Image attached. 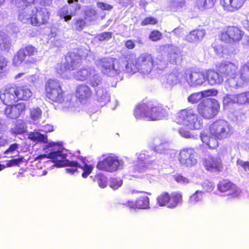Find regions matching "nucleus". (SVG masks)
<instances>
[{
    "label": "nucleus",
    "instance_id": "1",
    "mask_svg": "<svg viewBox=\"0 0 249 249\" xmlns=\"http://www.w3.org/2000/svg\"><path fill=\"white\" fill-rule=\"evenodd\" d=\"M167 114V111L162 106H154L151 101L143 100L138 104L134 111L136 119H146L148 121H155L161 119Z\"/></svg>",
    "mask_w": 249,
    "mask_h": 249
},
{
    "label": "nucleus",
    "instance_id": "2",
    "mask_svg": "<svg viewBox=\"0 0 249 249\" xmlns=\"http://www.w3.org/2000/svg\"><path fill=\"white\" fill-rule=\"evenodd\" d=\"M154 59L151 54L148 53H141L134 60H126L125 68L130 72L139 71L143 74H148L154 66Z\"/></svg>",
    "mask_w": 249,
    "mask_h": 249
},
{
    "label": "nucleus",
    "instance_id": "3",
    "mask_svg": "<svg viewBox=\"0 0 249 249\" xmlns=\"http://www.w3.org/2000/svg\"><path fill=\"white\" fill-rule=\"evenodd\" d=\"M45 95L46 100L52 104H62L66 99L65 91L60 82L55 79H50L46 82Z\"/></svg>",
    "mask_w": 249,
    "mask_h": 249
},
{
    "label": "nucleus",
    "instance_id": "4",
    "mask_svg": "<svg viewBox=\"0 0 249 249\" xmlns=\"http://www.w3.org/2000/svg\"><path fill=\"white\" fill-rule=\"evenodd\" d=\"M174 122L179 125H183L190 129H197L201 126L198 115L192 108L182 109L175 116Z\"/></svg>",
    "mask_w": 249,
    "mask_h": 249
},
{
    "label": "nucleus",
    "instance_id": "5",
    "mask_svg": "<svg viewBox=\"0 0 249 249\" xmlns=\"http://www.w3.org/2000/svg\"><path fill=\"white\" fill-rule=\"evenodd\" d=\"M220 110L218 101L213 98L202 100L197 106L198 114L204 119L210 120L215 117Z\"/></svg>",
    "mask_w": 249,
    "mask_h": 249
},
{
    "label": "nucleus",
    "instance_id": "6",
    "mask_svg": "<svg viewBox=\"0 0 249 249\" xmlns=\"http://www.w3.org/2000/svg\"><path fill=\"white\" fill-rule=\"evenodd\" d=\"M37 49L31 45H28L25 47L20 49L13 59V63L15 66H18L23 61L26 65L35 64L37 60L32 56L37 54Z\"/></svg>",
    "mask_w": 249,
    "mask_h": 249
},
{
    "label": "nucleus",
    "instance_id": "7",
    "mask_svg": "<svg viewBox=\"0 0 249 249\" xmlns=\"http://www.w3.org/2000/svg\"><path fill=\"white\" fill-rule=\"evenodd\" d=\"M244 36V32L241 27L235 25H228L221 31L219 39L227 43H236L240 41Z\"/></svg>",
    "mask_w": 249,
    "mask_h": 249
},
{
    "label": "nucleus",
    "instance_id": "8",
    "mask_svg": "<svg viewBox=\"0 0 249 249\" xmlns=\"http://www.w3.org/2000/svg\"><path fill=\"white\" fill-rule=\"evenodd\" d=\"M81 64L80 59L73 53H67L65 56V61L57 64L55 70L61 76H64L68 71L75 70Z\"/></svg>",
    "mask_w": 249,
    "mask_h": 249
},
{
    "label": "nucleus",
    "instance_id": "9",
    "mask_svg": "<svg viewBox=\"0 0 249 249\" xmlns=\"http://www.w3.org/2000/svg\"><path fill=\"white\" fill-rule=\"evenodd\" d=\"M209 132L211 135L219 140L226 139L231 133L229 123L221 119L217 120L211 124Z\"/></svg>",
    "mask_w": 249,
    "mask_h": 249
},
{
    "label": "nucleus",
    "instance_id": "10",
    "mask_svg": "<svg viewBox=\"0 0 249 249\" xmlns=\"http://www.w3.org/2000/svg\"><path fill=\"white\" fill-rule=\"evenodd\" d=\"M122 165V161L118 157L109 154L97 162L96 168L100 171L112 173L118 170Z\"/></svg>",
    "mask_w": 249,
    "mask_h": 249
},
{
    "label": "nucleus",
    "instance_id": "11",
    "mask_svg": "<svg viewBox=\"0 0 249 249\" xmlns=\"http://www.w3.org/2000/svg\"><path fill=\"white\" fill-rule=\"evenodd\" d=\"M216 70L223 76L229 77V80H232L233 83L236 84V79L237 74V71L238 69V65L230 61H224L216 66Z\"/></svg>",
    "mask_w": 249,
    "mask_h": 249
},
{
    "label": "nucleus",
    "instance_id": "12",
    "mask_svg": "<svg viewBox=\"0 0 249 249\" xmlns=\"http://www.w3.org/2000/svg\"><path fill=\"white\" fill-rule=\"evenodd\" d=\"M18 18L23 23L30 24L34 27H40L37 17V8L31 9L26 7L23 9L19 13Z\"/></svg>",
    "mask_w": 249,
    "mask_h": 249
},
{
    "label": "nucleus",
    "instance_id": "13",
    "mask_svg": "<svg viewBox=\"0 0 249 249\" xmlns=\"http://www.w3.org/2000/svg\"><path fill=\"white\" fill-rule=\"evenodd\" d=\"M178 160L181 164L186 166H193L197 161L196 152L194 149L190 148L181 150L178 155Z\"/></svg>",
    "mask_w": 249,
    "mask_h": 249
},
{
    "label": "nucleus",
    "instance_id": "14",
    "mask_svg": "<svg viewBox=\"0 0 249 249\" xmlns=\"http://www.w3.org/2000/svg\"><path fill=\"white\" fill-rule=\"evenodd\" d=\"M26 109V107L24 103H18L6 105L3 113L8 119L14 120L23 114Z\"/></svg>",
    "mask_w": 249,
    "mask_h": 249
},
{
    "label": "nucleus",
    "instance_id": "15",
    "mask_svg": "<svg viewBox=\"0 0 249 249\" xmlns=\"http://www.w3.org/2000/svg\"><path fill=\"white\" fill-rule=\"evenodd\" d=\"M202 164L206 170L211 173H219L223 169L222 160L218 156L208 157L203 160Z\"/></svg>",
    "mask_w": 249,
    "mask_h": 249
},
{
    "label": "nucleus",
    "instance_id": "16",
    "mask_svg": "<svg viewBox=\"0 0 249 249\" xmlns=\"http://www.w3.org/2000/svg\"><path fill=\"white\" fill-rule=\"evenodd\" d=\"M74 4L65 5L62 7L59 11V15L62 18H64L65 21H68L71 19L72 16L76 15L78 11L81 9L80 5L78 3V0H68L69 4Z\"/></svg>",
    "mask_w": 249,
    "mask_h": 249
},
{
    "label": "nucleus",
    "instance_id": "17",
    "mask_svg": "<svg viewBox=\"0 0 249 249\" xmlns=\"http://www.w3.org/2000/svg\"><path fill=\"white\" fill-rule=\"evenodd\" d=\"M218 191L221 193H228L231 197H237L239 196L240 191L236 184L228 179H223L217 184Z\"/></svg>",
    "mask_w": 249,
    "mask_h": 249
},
{
    "label": "nucleus",
    "instance_id": "18",
    "mask_svg": "<svg viewBox=\"0 0 249 249\" xmlns=\"http://www.w3.org/2000/svg\"><path fill=\"white\" fill-rule=\"evenodd\" d=\"M0 99L5 105L17 102L16 85L6 86L4 89H1L0 91Z\"/></svg>",
    "mask_w": 249,
    "mask_h": 249
},
{
    "label": "nucleus",
    "instance_id": "19",
    "mask_svg": "<svg viewBox=\"0 0 249 249\" xmlns=\"http://www.w3.org/2000/svg\"><path fill=\"white\" fill-rule=\"evenodd\" d=\"M0 99L5 105L17 102L16 85L6 86L4 89H1L0 91Z\"/></svg>",
    "mask_w": 249,
    "mask_h": 249
},
{
    "label": "nucleus",
    "instance_id": "20",
    "mask_svg": "<svg viewBox=\"0 0 249 249\" xmlns=\"http://www.w3.org/2000/svg\"><path fill=\"white\" fill-rule=\"evenodd\" d=\"M75 95L80 102L85 103L91 97L92 90L86 84H81L76 87Z\"/></svg>",
    "mask_w": 249,
    "mask_h": 249
},
{
    "label": "nucleus",
    "instance_id": "21",
    "mask_svg": "<svg viewBox=\"0 0 249 249\" xmlns=\"http://www.w3.org/2000/svg\"><path fill=\"white\" fill-rule=\"evenodd\" d=\"M249 81V62L242 64L239 70V75H237L236 84L233 87H240Z\"/></svg>",
    "mask_w": 249,
    "mask_h": 249
},
{
    "label": "nucleus",
    "instance_id": "22",
    "mask_svg": "<svg viewBox=\"0 0 249 249\" xmlns=\"http://www.w3.org/2000/svg\"><path fill=\"white\" fill-rule=\"evenodd\" d=\"M247 0H220V4L224 10L233 12L241 8Z\"/></svg>",
    "mask_w": 249,
    "mask_h": 249
},
{
    "label": "nucleus",
    "instance_id": "23",
    "mask_svg": "<svg viewBox=\"0 0 249 249\" xmlns=\"http://www.w3.org/2000/svg\"><path fill=\"white\" fill-rule=\"evenodd\" d=\"M206 35V31L202 28H196L191 31L185 37V40L191 43H196L201 41Z\"/></svg>",
    "mask_w": 249,
    "mask_h": 249
},
{
    "label": "nucleus",
    "instance_id": "24",
    "mask_svg": "<svg viewBox=\"0 0 249 249\" xmlns=\"http://www.w3.org/2000/svg\"><path fill=\"white\" fill-rule=\"evenodd\" d=\"M126 206L132 209H146L149 208V198L147 196H140L135 201H128Z\"/></svg>",
    "mask_w": 249,
    "mask_h": 249
},
{
    "label": "nucleus",
    "instance_id": "25",
    "mask_svg": "<svg viewBox=\"0 0 249 249\" xmlns=\"http://www.w3.org/2000/svg\"><path fill=\"white\" fill-rule=\"evenodd\" d=\"M153 163V160L150 159L148 155L144 153H141L137 160V163L134 168V173L141 172V170L148 168Z\"/></svg>",
    "mask_w": 249,
    "mask_h": 249
},
{
    "label": "nucleus",
    "instance_id": "26",
    "mask_svg": "<svg viewBox=\"0 0 249 249\" xmlns=\"http://www.w3.org/2000/svg\"><path fill=\"white\" fill-rule=\"evenodd\" d=\"M183 201L182 194L179 192L175 191L169 194L166 207L174 209Z\"/></svg>",
    "mask_w": 249,
    "mask_h": 249
},
{
    "label": "nucleus",
    "instance_id": "27",
    "mask_svg": "<svg viewBox=\"0 0 249 249\" xmlns=\"http://www.w3.org/2000/svg\"><path fill=\"white\" fill-rule=\"evenodd\" d=\"M187 80L191 86H200L205 81V74L203 72L192 71L189 73Z\"/></svg>",
    "mask_w": 249,
    "mask_h": 249
},
{
    "label": "nucleus",
    "instance_id": "28",
    "mask_svg": "<svg viewBox=\"0 0 249 249\" xmlns=\"http://www.w3.org/2000/svg\"><path fill=\"white\" fill-rule=\"evenodd\" d=\"M206 74L207 80L211 85H219L223 81V75L216 70H208Z\"/></svg>",
    "mask_w": 249,
    "mask_h": 249
},
{
    "label": "nucleus",
    "instance_id": "29",
    "mask_svg": "<svg viewBox=\"0 0 249 249\" xmlns=\"http://www.w3.org/2000/svg\"><path fill=\"white\" fill-rule=\"evenodd\" d=\"M200 138L202 143L207 145L210 149H215L218 147V139L214 136L203 133L200 135Z\"/></svg>",
    "mask_w": 249,
    "mask_h": 249
},
{
    "label": "nucleus",
    "instance_id": "30",
    "mask_svg": "<svg viewBox=\"0 0 249 249\" xmlns=\"http://www.w3.org/2000/svg\"><path fill=\"white\" fill-rule=\"evenodd\" d=\"M99 65L103 72L108 73L115 70L114 60L111 58L104 57L100 60Z\"/></svg>",
    "mask_w": 249,
    "mask_h": 249
},
{
    "label": "nucleus",
    "instance_id": "31",
    "mask_svg": "<svg viewBox=\"0 0 249 249\" xmlns=\"http://www.w3.org/2000/svg\"><path fill=\"white\" fill-rule=\"evenodd\" d=\"M16 92L17 102L20 100H28L32 95L30 89L23 86L16 85Z\"/></svg>",
    "mask_w": 249,
    "mask_h": 249
},
{
    "label": "nucleus",
    "instance_id": "32",
    "mask_svg": "<svg viewBox=\"0 0 249 249\" xmlns=\"http://www.w3.org/2000/svg\"><path fill=\"white\" fill-rule=\"evenodd\" d=\"M66 155L61 151L51 152L49 153V158L53 160L55 165L58 167H62L63 163L65 160Z\"/></svg>",
    "mask_w": 249,
    "mask_h": 249
},
{
    "label": "nucleus",
    "instance_id": "33",
    "mask_svg": "<svg viewBox=\"0 0 249 249\" xmlns=\"http://www.w3.org/2000/svg\"><path fill=\"white\" fill-rule=\"evenodd\" d=\"M91 75L89 69L83 68L76 71L73 74V77L77 81H85L90 77Z\"/></svg>",
    "mask_w": 249,
    "mask_h": 249
},
{
    "label": "nucleus",
    "instance_id": "34",
    "mask_svg": "<svg viewBox=\"0 0 249 249\" xmlns=\"http://www.w3.org/2000/svg\"><path fill=\"white\" fill-rule=\"evenodd\" d=\"M168 61L172 65H177L180 63L182 60V55L177 50H172L167 54Z\"/></svg>",
    "mask_w": 249,
    "mask_h": 249
},
{
    "label": "nucleus",
    "instance_id": "35",
    "mask_svg": "<svg viewBox=\"0 0 249 249\" xmlns=\"http://www.w3.org/2000/svg\"><path fill=\"white\" fill-rule=\"evenodd\" d=\"M37 17L40 27L46 25L49 23L50 14L45 8H37Z\"/></svg>",
    "mask_w": 249,
    "mask_h": 249
},
{
    "label": "nucleus",
    "instance_id": "36",
    "mask_svg": "<svg viewBox=\"0 0 249 249\" xmlns=\"http://www.w3.org/2000/svg\"><path fill=\"white\" fill-rule=\"evenodd\" d=\"M28 138L31 141L36 143H48V139L47 135L42 134L39 132L34 131L32 132H30L29 134Z\"/></svg>",
    "mask_w": 249,
    "mask_h": 249
},
{
    "label": "nucleus",
    "instance_id": "37",
    "mask_svg": "<svg viewBox=\"0 0 249 249\" xmlns=\"http://www.w3.org/2000/svg\"><path fill=\"white\" fill-rule=\"evenodd\" d=\"M216 0H196L195 6L201 11L209 9L214 5Z\"/></svg>",
    "mask_w": 249,
    "mask_h": 249
},
{
    "label": "nucleus",
    "instance_id": "38",
    "mask_svg": "<svg viewBox=\"0 0 249 249\" xmlns=\"http://www.w3.org/2000/svg\"><path fill=\"white\" fill-rule=\"evenodd\" d=\"M80 166V165L77 161L65 159L63 163L62 167H69L70 168L66 169V172L72 175L77 171V169L79 168Z\"/></svg>",
    "mask_w": 249,
    "mask_h": 249
},
{
    "label": "nucleus",
    "instance_id": "39",
    "mask_svg": "<svg viewBox=\"0 0 249 249\" xmlns=\"http://www.w3.org/2000/svg\"><path fill=\"white\" fill-rule=\"evenodd\" d=\"M78 158L84 163L83 165H80L79 168L82 169L83 172L82 174V177L83 178H87L92 172L93 167L91 165H88L86 163V158L82 157H78Z\"/></svg>",
    "mask_w": 249,
    "mask_h": 249
},
{
    "label": "nucleus",
    "instance_id": "40",
    "mask_svg": "<svg viewBox=\"0 0 249 249\" xmlns=\"http://www.w3.org/2000/svg\"><path fill=\"white\" fill-rule=\"evenodd\" d=\"M25 124L22 121L17 122L11 129V132L15 135L24 133L26 131Z\"/></svg>",
    "mask_w": 249,
    "mask_h": 249
},
{
    "label": "nucleus",
    "instance_id": "41",
    "mask_svg": "<svg viewBox=\"0 0 249 249\" xmlns=\"http://www.w3.org/2000/svg\"><path fill=\"white\" fill-rule=\"evenodd\" d=\"M169 194V192L164 191L157 196L156 201L159 206L166 207Z\"/></svg>",
    "mask_w": 249,
    "mask_h": 249
},
{
    "label": "nucleus",
    "instance_id": "42",
    "mask_svg": "<svg viewBox=\"0 0 249 249\" xmlns=\"http://www.w3.org/2000/svg\"><path fill=\"white\" fill-rule=\"evenodd\" d=\"M174 179L180 185H186L191 182V179L181 173H177L173 176Z\"/></svg>",
    "mask_w": 249,
    "mask_h": 249
},
{
    "label": "nucleus",
    "instance_id": "43",
    "mask_svg": "<svg viewBox=\"0 0 249 249\" xmlns=\"http://www.w3.org/2000/svg\"><path fill=\"white\" fill-rule=\"evenodd\" d=\"M236 103L239 105H244L249 103V91L236 94Z\"/></svg>",
    "mask_w": 249,
    "mask_h": 249
},
{
    "label": "nucleus",
    "instance_id": "44",
    "mask_svg": "<svg viewBox=\"0 0 249 249\" xmlns=\"http://www.w3.org/2000/svg\"><path fill=\"white\" fill-rule=\"evenodd\" d=\"M97 11L94 9L90 8L87 9L85 11L84 19L87 21H93L95 20L97 17Z\"/></svg>",
    "mask_w": 249,
    "mask_h": 249
},
{
    "label": "nucleus",
    "instance_id": "45",
    "mask_svg": "<svg viewBox=\"0 0 249 249\" xmlns=\"http://www.w3.org/2000/svg\"><path fill=\"white\" fill-rule=\"evenodd\" d=\"M203 192L202 191H196L189 198V202L192 204H195L201 201L203 198Z\"/></svg>",
    "mask_w": 249,
    "mask_h": 249
},
{
    "label": "nucleus",
    "instance_id": "46",
    "mask_svg": "<svg viewBox=\"0 0 249 249\" xmlns=\"http://www.w3.org/2000/svg\"><path fill=\"white\" fill-rule=\"evenodd\" d=\"M95 180L101 188H105L107 186V178L102 174L96 175L95 177Z\"/></svg>",
    "mask_w": 249,
    "mask_h": 249
},
{
    "label": "nucleus",
    "instance_id": "47",
    "mask_svg": "<svg viewBox=\"0 0 249 249\" xmlns=\"http://www.w3.org/2000/svg\"><path fill=\"white\" fill-rule=\"evenodd\" d=\"M162 38V34L158 30H152L149 35V39L153 42L158 41Z\"/></svg>",
    "mask_w": 249,
    "mask_h": 249
},
{
    "label": "nucleus",
    "instance_id": "48",
    "mask_svg": "<svg viewBox=\"0 0 249 249\" xmlns=\"http://www.w3.org/2000/svg\"><path fill=\"white\" fill-rule=\"evenodd\" d=\"M41 115L42 110L38 107L32 108L30 110V117L34 121L39 120L41 118Z\"/></svg>",
    "mask_w": 249,
    "mask_h": 249
},
{
    "label": "nucleus",
    "instance_id": "49",
    "mask_svg": "<svg viewBox=\"0 0 249 249\" xmlns=\"http://www.w3.org/2000/svg\"><path fill=\"white\" fill-rule=\"evenodd\" d=\"M236 94H226L223 99V103L224 105L237 104Z\"/></svg>",
    "mask_w": 249,
    "mask_h": 249
},
{
    "label": "nucleus",
    "instance_id": "50",
    "mask_svg": "<svg viewBox=\"0 0 249 249\" xmlns=\"http://www.w3.org/2000/svg\"><path fill=\"white\" fill-rule=\"evenodd\" d=\"M203 96V95L202 92L193 93L188 97V100L192 104L197 103L201 100Z\"/></svg>",
    "mask_w": 249,
    "mask_h": 249
},
{
    "label": "nucleus",
    "instance_id": "51",
    "mask_svg": "<svg viewBox=\"0 0 249 249\" xmlns=\"http://www.w3.org/2000/svg\"><path fill=\"white\" fill-rule=\"evenodd\" d=\"M158 23V20L155 18L151 16L145 18L141 22L142 26L148 25H155Z\"/></svg>",
    "mask_w": 249,
    "mask_h": 249
},
{
    "label": "nucleus",
    "instance_id": "52",
    "mask_svg": "<svg viewBox=\"0 0 249 249\" xmlns=\"http://www.w3.org/2000/svg\"><path fill=\"white\" fill-rule=\"evenodd\" d=\"M122 180L120 178H111L110 180L109 186L113 189H116L121 186L122 184Z\"/></svg>",
    "mask_w": 249,
    "mask_h": 249
},
{
    "label": "nucleus",
    "instance_id": "53",
    "mask_svg": "<svg viewBox=\"0 0 249 249\" xmlns=\"http://www.w3.org/2000/svg\"><path fill=\"white\" fill-rule=\"evenodd\" d=\"M86 22L83 18H78L76 19L74 25L76 30L81 31L86 26Z\"/></svg>",
    "mask_w": 249,
    "mask_h": 249
},
{
    "label": "nucleus",
    "instance_id": "54",
    "mask_svg": "<svg viewBox=\"0 0 249 249\" xmlns=\"http://www.w3.org/2000/svg\"><path fill=\"white\" fill-rule=\"evenodd\" d=\"M101 83V79L97 75H93L89 80V84L93 88L98 87Z\"/></svg>",
    "mask_w": 249,
    "mask_h": 249
},
{
    "label": "nucleus",
    "instance_id": "55",
    "mask_svg": "<svg viewBox=\"0 0 249 249\" xmlns=\"http://www.w3.org/2000/svg\"><path fill=\"white\" fill-rule=\"evenodd\" d=\"M185 0H175L173 2L172 7L175 11H177L184 7L185 6Z\"/></svg>",
    "mask_w": 249,
    "mask_h": 249
},
{
    "label": "nucleus",
    "instance_id": "56",
    "mask_svg": "<svg viewBox=\"0 0 249 249\" xmlns=\"http://www.w3.org/2000/svg\"><path fill=\"white\" fill-rule=\"evenodd\" d=\"M98 40L100 41L108 40L112 37V33L110 32H104L98 36Z\"/></svg>",
    "mask_w": 249,
    "mask_h": 249
},
{
    "label": "nucleus",
    "instance_id": "57",
    "mask_svg": "<svg viewBox=\"0 0 249 249\" xmlns=\"http://www.w3.org/2000/svg\"><path fill=\"white\" fill-rule=\"evenodd\" d=\"M97 6L102 10L110 11L113 8L112 5L103 2H98Z\"/></svg>",
    "mask_w": 249,
    "mask_h": 249
},
{
    "label": "nucleus",
    "instance_id": "58",
    "mask_svg": "<svg viewBox=\"0 0 249 249\" xmlns=\"http://www.w3.org/2000/svg\"><path fill=\"white\" fill-rule=\"evenodd\" d=\"M23 158L10 160L7 163V167H11L18 165L22 161Z\"/></svg>",
    "mask_w": 249,
    "mask_h": 249
},
{
    "label": "nucleus",
    "instance_id": "59",
    "mask_svg": "<svg viewBox=\"0 0 249 249\" xmlns=\"http://www.w3.org/2000/svg\"><path fill=\"white\" fill-rule=\"evenodd\" d=\"M237 164L242 167L245 171H249V161L237 160Z\"/></svg>",
    "mask_w": 249,
    "mask_h": 249
},
{
    "label": "nucleus",
    "instance_id": "60",
    "mask_svg": "<svg viewBox=\"0 0 249 249\" xmlns=\"http://www.w3.org/2000/svg\"><path fill=\"white\" fill-rule=\"evenodd\" d=\"M8 61L3 56H0V74L3 71L4 69L7 66Z\"/></svg>",
    "mask_w": 249,
    "mask_h": 249
},
{
    "label": "nucleus",
    "instance_id": "61",
    "mask_svg": "<svg viewBox=\"0 0 249 249\" xmlns=\"http://www.w3.org/2000/svg\"><path fill=\"white\" fill-rule=\"evenodd\" d=\"M203 188L206 192H211L213 190L214 186L211 182H208L203 184Z\"/></svg>",
    "mask_w": 249,
    "mask_h": 249
},
{
    "label": "nucleus",
    "instance_id": "62",
    "mask_svg": "<svg viewBox=\"0 0 249 249\" xmlns=\"http://www.w3.org/2000/svg\"><path fill=\"white\" fill-rule=\"evenodd\" d=\"M125 47L128 50H132L135 47V43L131 39H128L124 41Z\"/></svg>",
    "mask_w": 249,
    "mask_h": 249
},
{
    "label": "nucleus",
    "instance_id": "63",
    "mask_svg": "<svg viewBox=\"0 0 249 249\" xmlns=\"http://www.w3.org/2000/svg\"><path fill=\"white\" fill-rule=\"evenodd\" d=\"M18 147V144L16 143H13L10 145L9 147L5 151L4 153H12L16 150Z\"/></svg>",
    "mask_w": 249,
    "mask_h": 249
},
{
    "label": "nucleus",
    "instance_id": "64",
    "mask_svg": "<svg viewBox=\"0 0 249 249\" xmlns=\"http://www.w3.org/2000/svg\"><path fill=\"white\" fill-rule=\"evenodd\" d=\"M156 150L159 153H162L164 152L165 148L163 144H160L156 147Z\"/></svg>",
    "mask_w": 249,
    "mask_h": 249
}]
</instances>
